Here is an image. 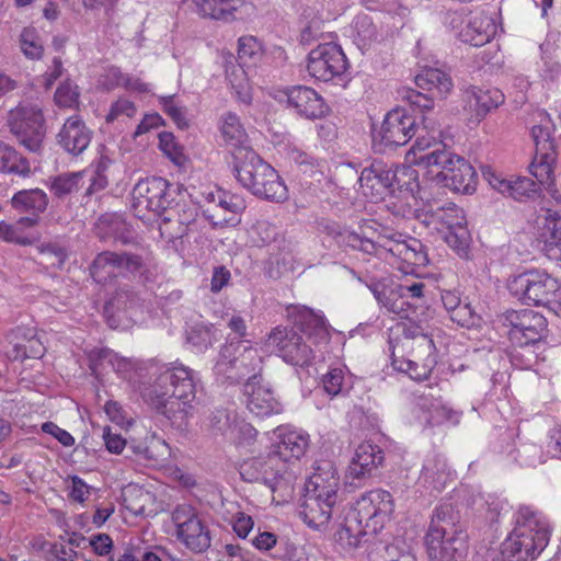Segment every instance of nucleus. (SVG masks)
Here are the masks:
<instances>
[{"label":"nucleus","instance_id":"f257e3e1","mask_svg":"<svg viewBox=\"0 0 561 561\" xmlns=\"http://www.w3.org/2000/svg\"><path fill=\"white\" fill-rule=\"evenodd\" d=\"M195 394V374L183 364L159 367L144 392L146 400L178 428L185 427L193 415Z\"/></svg>","mask_w":561,"mask_h":561},{"label":"nucleus","instance_id":"f03ea898","mask_svg":"<svg viewBox=\"0 0 561 561\" xmlns=\"http://www.w3.org/2000/svg\"><path fill=\"white\" fill-rule=\"evenodd\" d=\"M322 231L332 237H343V241L353 249L377 256L390 255L405 266L403 273H413L414 267H423L428 263L427 252L421 240L379 225L371 238L352 231H342L333 221L322 224Z\"/></svg>","mask_w":561,"mask_h":561},{"label":"nucleus","instance_id":"7ed1b4c3","mask_svg":"<svg viewBox=\"0 0 561 561\" xmlns=\"http://www.w3.org/2000/svg\"><path fill=\"white\" fill-rule=\"evenodd\" d=\"M551 534L548 519L531 507H520L513 531L491 561L534 560L547 547Z\"/></svg>","mask_w":561,"mask_h":561},{"label":"nucleus","instance_id":"20e7f679","mask_svg":"<svg viewBox=\"0 0 561 561\" xmlns=\"http://www.w3.org/2000/svg\"><path fill=\"white\" fill-rule=\"evenodd\" d=\"M233 172L239 183L259 198L279 203L288 196L276 170L252 149L233 152Z\"/></svg>","mask_w":561,"mask_h":561},{"label":"nucleus","instance_id":"39448f33","mask_svg":"<svg viewBox=\"0 0 561 561\" xmlns=\"http://www.w3.org/2000/svg\"><path fill=\"white\" fill-rule=\"evenodd\" d=\"M241 479L248 483L265 485L273 501L285 502L291 497L296 480L290 465L282 460L270 448L265 454L244 459L239 466Z\"/></svg>","mask_w":561,"mask_h":561},{"label":"nucleus","instance_id":"423d86ee","mask_svg":"<svg viewBox=\"0 0 561 561\" xmlns=\"http://www.w3.org/2000/svg\"><path fill=\"white\" fill-rule=\"evenodd\" d=\"M539 116L541 117L540 123L531 128L535 157L529 165V171L538 183L546 187L551 198L560 204L561 194L556 187L553 174L561 148V138L552 136L554 126L549 115L539 113Z\"/></svg>","mask_w":561,"mask_h":561},{"label":"nucleus","instance_id":"0eeeda50","mask_svg":"<svg viewBox=\"0 0 561 561\" xmlns=\"http://www.w3.org/2000/svg\"><path fill=\"white\" fill-rule=\"evenodd\" d=\"M450 504L440 505L432 517L425 545L431 561H459L463 554V538L454 520Z\"/></svg>","mask_w":561,"mask_h":561},{"label":"nucleus","instance_id":"6e6552de","mask_svg":"<svg viewBox=\"0 0 561 561\" xmlns=\"http://www.w3.org/2000/svg\"><path fill=\"white\" fill-rule=\"evenodd\" d=\"M417 161L425 163L426 168H438L437 176L442 178L446 187L455 192L468 194L476 188L477 173L473 167L463 158L447 151L440 144H434V150Z\"/></svg>","mask_w":561,"mask_h":561},{"label":"nucleus","instance_id":"1a4fd4ad","mask_svg":"<svg viewBox=\"0 0 561 561\" xmlns=\"http://www.w3.org/2000/svg\"><path fill=\"white\" fill-rule=\"evenodd\" d=\"M262 364L263 359L256 348L231 343L222 347L215 371L229 383H238L245 378L249 380L250 377L259 380Z\"/></svg>","mask_w":561,"mask_h":561},{"label":"nucleus","instance_id":"9d476101","mask_svg":"<svg viewBox=\"0 0 561 561\" xmlns=\"http://www.w3.org/2000/svg\"><path fill=\"white\" fill-rule=\"evenodd\" d=\"M424 222L427 226L433 225L445 240V242L455 250L459 256L468 254L470 244V233L467 228V219L462 208L454 203H448L436 209H432Z\"/></svg>","mask_w":561,"mask_h":561},{"label":"nucleus","instance_id":"9b49d317","mask_svg":"<svg viewBox=\"0 0 561 561\" xmlns=\"http://www.w3.org/2000/svg\"><path fill=\"white\" fill-rule=\"evenodd\" d=\"M507 288L526 305L547 306L557 300L560 285L547 272L530 270L510 279Z\"/></svg>","mask_w":561,"mask_h":561},{"label":"nucleus","instance_id":"f8f14e48","mask_svg":"<svg viewBox=\"0 0 561 561\" xmlns=\"http://www.w3.org/2000/svg\"><path fill=\"white\" fill-rule=\"evenodd\" d=\"M416 179L415 170L410 167H388L381 161H375L363 169L358 179L365 194L379 197L385 192L409 190L410 182Z\"/></svg>","mask_w":561,"mask_h":561},{"label":"nucleus","instance_id":"ddd939ff","mask_svg":"<svg viewBox=\"0 0 561 561\" xmlns=\"http://www.w3.org/2000/svg\"><path fill=\"white\" fill-rule=\"evenodd\" d=\"M7 124L18 141L31 152H38L45 138V119L36 105L21 104L8 114Z\"/></svg>","mask_w":561,"mask_h":561},{"label":"nucleus","instance_id":"4468645a","mask_svg":"<svg viewBox=\"0 0 561 561\" xmlns=\"http://www.w3.org/2000/svg\"><path fill=\"white\" fill-rule=\"evenodd\" d=\"M146 270V259L131 252L103 251L90 265V274L99 284H106L118 276L141 275Z\"/></svg>","mask_w":561,"mask_h":561},{"label":"nucleus","instance_id":"2eb2a0df","mask_svg":"<svg viewBox=\"0 0 561 561\" xmlns=\"http://www.w3.org/2000/svg\"><path fill=\"white\" fill-rule=\"evenodd\" d=\"M176 539L194 553L205 552L211 545L210 530L191 505H179L171 515Z\"/></svg>","mask_w":561,"mask_h":561},{"label":"nucleus","instance_id":"dca6fc26","mask_svg":"<svg viewBox=\"0 0 561 561\" xmlns=\"http://www.w3.org/2000/svg\"><path fill=\"white\" fill-rule=\"evenodd\" d=\"M170 183L162 178H147L133 190L131 208L136 217L145 219L150 213L162 216L171 204Z\"/></svg>","mask_w":561,"mask_h":561},{"label":"nucleus","instance_id":"f3484780","mask_svg":"<svg viewBox=\"0 0 561 561\" xmlns=\"http://www.w3.org/2000/svg\"><path fill=\"white\" fill-rule=\"evenodd\" d=\"M503 324L510 328L508 337L517 346L535 344L547 332L546 318L530 309L506 311L503 314Z\"/></svg>","mask_w":561,"mask_h":561},{"label":"nucleus","instance_id":"a211bd4d","mask_svg":"<svg viewBox=\"0 0 561 561\" xmlns=\"http://www.w3.org/2000/svg\"><path fill=\"white\" fill-rule=\"evenodd\" d=\"M266 346L272 347L284 362L294 366H309L314 357L312 348L304 342L302 336L288 327L273 329L266 339Z\"/></svg>","mask_w":561,"mask_h":561},{"label":"nucleus","instance_id":"6ab92c4d","mask_svg":"<svg viewBox=\"0 0 561 561\" xmlns=\"http://www.w3.org/2000/svg\"><path fill=\"white\" fill-rule=\"evenodd\" d=\"M393 512L392 496L388 491L374 490L363 495L348 516L365 528L377 531Z\"/></svg>","mask_w":561,"mask_h":561},{"label":"nucleus","instance_id":"aec40b11","mask_svg":"<svg viewBox=\"0 0 561 561\" xmlns=\"http://www.w3.org/2000/svg\"><path fill=\"white\" fill-rule=\"evenodd\" d=\"M347 69V59L341 47L333 43L321 44L308 55L307 70L318 80L330 81Z\"/></svg>","mask_w":561,"mask_h":561},{"label":"nucleus","instance_id":"412c9836","mask_svg":"<svg viewBox=\"0 0 561 561\" xmlns=\"http://www.w3.org/2000/svg\"><path fill=\"white\" fill-rule=\"evenodd\" d=\"M415 126V118L407 110L394 108L386 115L374 141L385 148L403 146L414 136Z\"/></svg>","mask_w":561,"mask_h":561},{"label":"nucleus","instance_id":"4be33fe9","mask_svg":"<svg viewBox=\"0 0 561 561\" xmlns=\"http://www.w3.org/2000/svg\"><path fill=\"white\" fill-rule=\"evenodd\" d=\"M435 344L432 337H420L419 348L411 351V358L392 357L396 370L404 373L416 381L425 380L437 364Z\"/></svg>","mask_w":561,"mask_h":561},{"label":"nucleus","instance_id":"5701e85b","mask_svg":"<svg viewBox=\"0 0 561 561\" xmlns=\"http://www.w3.org/2000/svg\"><path fill=\"white\" fill-rule=\"evenodd\" d=\"M198 209L186 202H178L169 206L161 216L160 234L168 241L180 239L192 231L196 225Z\"/></svg>","mask_w":561,"mask_h":561},{"label":"nucleus","instance_id":"b1692460","mask_svg":"<svg viewBox=\"0 0 561 561\" xmlns=\"http://www.w3.org/2000/svg\"><path fill=\"white\" fill-rule=\"evenodd\" d=\"M244 403L250 413L263 419L283 411L282 403L276 399L274 391L262 379L250 377L243 385Z\"/></svg>","mask_w":561,"mask_h":561},{"label":"nucleus","instance_id":"393cba45","mask_svg":"<svg viewBox=\"0 0 561 561\" xmlns=\"http://www.w3.org/2000/svg\"><path fill=\"white\" fill-rule=\"evenodd\" d=\"M93 130L79 115L68 117L56 135L57 145L68 154L78 157L88 149Z\"/></svg>","mask_w":561,"mask_h":561},{"label":"nucleus","instance_id":"a878e982","mask_svg":"<svg viewBox=\"0 0 561 561\" xmlns=\"http://www.w3.org/2000/svg\"><path fill=\"white\" fill-rule=\"evenodd\" d=\"M340 476L335 465L330 460H319L306 482V491L329 499L342 500Z\"/></svg>","mask_w":561,"mask_h":561},{"label":"nucleus","instance_id":"bb28decb","mask_svg":"<svg viewBox=\"0 0 561 561\" xmlns=\"http://www.w3.org/2000/svg\"><path fill=\"white\" fill-rule=\"evenodd\" d=\"M251 240L256 247L273 245L280 251L277 256H271V263H275L278 266L283 265L286 268L287 263L291 261L293 256L288 243L277 227L267 220H259L253 225Z\"/></svg>","mask_w":561,"mask_h":561},{"label":"nucleus","instance_id":"cd10ccee","mask_svg":"<svg viewBox=\"0 0 561 561\" xmlns=\"http://www.w3.org/2000/svg\"><path fill=\"white\" fill-rule=\"evenodd\" d=\"M340 501L320 496L306 491L299 515L302 520L313 529H322L328 526L335 505Z\"/></svg>","mask_w":561,"mask_h":561},{"label":"nucleus","instance_id":"c85d7f7f","mask_svg":"<svg viewBox=\"0 0 561 561\" xmlns=\"http://www.w3.org/2000/svg\"><path fill=\"white\" fill-rule=\"evenodd\" d=\"M288 317L309 337H313L316 343L329 342V325L323 316L306 306H294L289 309Z\"/></svg>","mask_w":561,"mask_h":561},{"label":"nucleus","instance_id":"c756f323","mask_svg":"<svg viewBox=\"0 0 561 561\" xmlns=\"http://www.w3.org/2000/svg\"><path fill=\"white\" fill-rule=\"evenodd\" d=\"M383 460L382 450L370 443H362L348 466L347 477L353 480H364L371 476Z\"/></svg>","mask_w":561,"mask_h":561},{"label":"nucleus","instance_id":"7c9ffc66","mask_svg":"<svg viewBox=\"0 0 561 561\" xmlns=\"http://www.w3.org/2000/svg\"><path fill=\"white\" fill-rule=\"evenodd\" d=\"M287 100L298 114L307 118H320L328 111L323 99L311 88L295 87L287 93Z\"/></svg>","mask_w":561,"mask_h":561},{"label":"nucleus","instance_id":"2f4dec72","mask_svg":"<svg viewBox=\"0 0 561 561\" xmlns=\"http://www.w3.org/2000/svg\"><path fill=\"white\" fill-rule=\"evenodd\" d=\"M504 94L496 88L470 87L466 90V102L477 122H481L492 110L504 103Z\"/></svg>","mask_w":561,"mask_h":561},{"label":"nucleus","instance_id":"473e14b6","mask_svg":"<svg viewBox=\"0 0 561 561\" xmlns=\"http://www.w3.org/2000/svg\"><path fill=\"white\" fill-rule=\"evenodd\" d=\"M309 446V435L301 431H287L279 435V440L271 446L273 453L290 465L291 459H300Z\"/></svg>","mask_w":561,"mask_h":561},{"label":"nucleus","instance_id":"72a5a7b5","mask_svg":"<svg viewBox=\"0 0 561 561\" xmlns=\"http://www.w3.org/2000/svg\"><path fill=\"white\" fill-rule=\"evenodd\" d=\"M377 301L389 312L399 316L402 319L409 318L411 305L398 285L387 286L380 283L369 286Z\"/></svg>","mask_w":561,"mask_h":561},{"label":"nucleus","instance_id":"f704fd0d","mask_svg":"<svg viewBox=\"0 0 561 561\" xmlns=\"http://www.w3.org/2000/svg\"><path fill=\"white\" fill-rule=\"evenodd\" d=\"M545 219L541 250L549 259L561 261V213L547 209Z\"/></svg>","mask_w":561,"mask_h":561},{"label":"nucleus","instance_id":"c9c22d12","mask_svg":"<svg viewBox=\"0 0 561 561\" xmlns=\"http://www.w3.org/2000/svg\"><path fill=\"white\" fill-rule=\"evenodd\" d=\"M13 334L19 340L13 346L15 359L39 358L44 355L45 347L33 328L19 327Z\"/></svg>","mask_w":561,"mask_h":561},{"label":"nucleus","instance_id":"e433bc0d","mask_svg":"<svg viewBox=\"0 0 561 561\" xmlns=\"http://www.w3.org/2000/svg\"><path fill=\"white\" fill-rule=\"evenodd\" d=\"M203 18L231 22L234 12L241 7V0H193Z\"/></svg>","mask_w":561,"mask_h":561},{"label":"nucleus","instance_id":"4c0bfd02","mask_svg":"<svg viewBox=\"0 0 561 561\" xmlns=\"http://www.w3.org/2000/svg\"><path fill=\"white\" fill-rule=\"evenodd\" d=\"M419 88L430 91L439 98H445L453 89L450 76L436 68H425L415 77Z\"/></svg>","mask_w":561,"mask_h":561},{"label":"nucleus","instance_id":"58836bf2","mask_svg":"<svg viewBox=\"0 0 561 561\" xmlns=\"http://www.w3.org/2000/svg\"><path fill=\"white\" fill-rule=\"evenodd\" d=\"M496 25L492 18L480 14L474 16L468 24L467 31L462 34L463 41L472 46H482L490 42L495 35Z\"/></svg>","mask_w":561,"mask_h":561},{"label":"nucleus","instance_id":"ea45409f","mask_svg":"<svg viewBox=\"0 0 561 561\" xmlns=\"http://www.w3.org/2000/svg\"><path fill=\"white\" fill-rule=\"evenodd\" d=\"M220 130L225 142L231 147L232 153L239 149H251L247 146L245 129L236 114L229 112L222 116Z\"/></svg>","mask_w":561,"mask_h":561},{"label":"nucleus","instance_id":"a19ab883","mask_svg":"<svg viewBox=\"0 0 561 561\" xmlns=\"http://www.w3.org/2000/svg\"><path fill=\"white\" fill-rule=\"evenodd\" d=\"M12 206L19 211L39 215L48 206L47 194L39 188L24 190L15 193L12 197Z\"/></svg>","mask_w":561,"mask_h":561},{"label":"nucleus","instance_id":"79ce46f5","mask_svg":"<svg viewBox=\"0 0 561 561\" xmlns=\"http://www.w3.org/2000/svg\"><path fill=\"white\" fill-rule=\"evenodd\" d=\"M95 230L102 239L114 238L125 243L129 238L128 225L118 214L102 215L95 224Z\"/></svg>","mask_w":561,"mask_h":561},{"label":"nucleus","instance_id":"37998d69","mask_svg":"<svg viewBox=\"0 0 561 561\" xmlns=\"http://www.w3.org/2000/svg\"><path fill=\"white\" fill-rule=\"evenodd\" d=\"M87 173L88 171L68 172L51 176L48 180V188L56 198L64 199L80 190Z\"/></svg>","mask_w":561,"mask_h":561},{"label":"nucleus","instance_id":"c03bdc74","mask_svg":"<svg viewBox=\"0 0 561 561\" xmlns=\"http://www.w3.org/2000/svg\"><path fill=\"white\" fill-rule=\"evenodd\" d=\"M0 173H13L23 178L31 173L27 159L2 141H0Z\"/></svg>","mask_w":561,"mask_h":561},{"label":"nucleus","instance_id":"a18cd8bd","mask_svg":"<svg viewBox=\"0 0 561 561\" xmlns=\"http://www.w3.org/2000/svg\"><path fill=\"white\" fill-rule=\"evenodd\" d=\"M494 181L495 182H491L494 188L502 194H507L516 201H523L537 192V184L527 178H518L515 181L494 178Z\"/></svg>","mask_w":561,"mask_h":561},{"label":"nucleus","instance_id":"49530a36","mask_svg":"<svg viewBox=\"0 0 561 561\" xmlns=\"http://www.w3.org/2000/svg\"><path fill=\"white\" fill-rule=\"evenodd\" d=\"M366 529L364 525L347 515L344 525L335 534V540L344 549H354L359 546L362 538L367 533Z\"/></svg>","mask_w":561,"mask_h":561},{"label":"nucleus","instance_id":"de8ad7c7","mask_svg":"<svg viewBox=\"0 0 561 561\" xmlns=\"http://www.w3.org/2000/svg\"><path fill=\"white\" fill-rule=\"evenodd\" d=\"M264 50L254 36H241L238 41V59L244 66H255L261 61Z\"/></svg>","mask_w":561,"mask_h":561},{"label":"nucleus","instance_id":"09e8293b","mask_svg":"<svg viewBox=\"0 0 561 561\" xmlns=\"http://www.w3.org/2000/svg\"><path fill=\"white\" fill-rule=\"evenodd\" d=\"M421 408L424 410L425 421L427 424L434 426L439 425L444 422L450 421L453 423L458 422V414L451 409L447 408L439 400H434L430 404L426 402L420 403Z\"/></svg>","mask_w":561,"mask_h":561},{"label":"nucleus","instance_id":"8fccbe9b","mask_svg":"<svg viewBox=\"0 0 561 561\" xmlns=\"http://www.w3.org/2000/svg\"><path fill=\"white\" fill-rule=\"evenodd\" d=\"M138 306V297L128 289H118L106 304L107 312L128 313Z\"/></svg>","mask_w":561,"mask_h":561},{"label":"nucleus","instance_id":"3c124183","mask_svg":"<svg viewBox=\"0 0 561 561\" xmlns=\"http://www.w3.org/2000/svg\"><path fill=\"white\" fill-rule=\"evenodd\" d=\"M187 341L198 350L207 348L215 341L214 325L196 323L188 331Z\"/></svg>","mask_w":561,"mask_h":561},{"label":"nucleus","instance_id":"603ef678","mask_svg":"<svg viewBox=\"0 0 561 561\" xmlns=\"http://www.w3.org/2000/svg\"><path fill=\"white\" fill-rule=\"evenodd\" d=\"M209 422L216 433L231 436L236 426V415L225 409H217L211 413Z\"/></svg>","mask_w":561,"mask_h":561},{"label":"nucleus","instance_id":"864d4df0","mask_svg":"<svg viewBox=\"0 0 561 561\" xmlns=\"http://www.w3.org/2000/svg\"><path fill=\"white\" fill-rule=\"evenodd\" d=\"M23 54L31 59H38L43 55V45L34 30L25 28L20 38Z\"/></svg>","mask_w":561,"mask_h":561},{"label":"nucleus","instance_id":"5fc2aeb1","mask_svg":"<svg viewBox=\"0 0 561 561\" xmlns=\"http://www.w3.org/2000/svg\"><path fill=\"white\" fill-rule=\"evenodd\" d=\"M159 147L174 163L180 165L184 162L183 149L171 133L159 134Z\"/></svg>","mask_w":561,"mask_h":561},{"label":"nucleus","instance_id":"6e6d98bb","mask_svg":"<svg viewBox=\"0 0 561 561\" xmlns=\"http://www.w3.org/2000/svg\"><path fill=\"white\" fill-rule=\"evenodd\" d=\"M381 559L382 561H416L411 549L401 540L386 546Z\"/></svg>","mask_w":561,"mask_h":561},{"label":"nucleus","instance_id":"4d7b16f0","mask_svg":"<svg viewBox=\"0 0 561 561\" xmlns=\"http://www.w3.org/2000/svg\"><path fill=\"white\" fill-rule=\"evenodd\" d=\"M110 164L111 160L103 154L93 164L94 170L93 174L90 178L91 184L87 190V194L90 195L96 191L104 188L107 185V179L104 173Z\"/></svg>","mask_w":561,"mask_h":561},{"label":"nucleus","instance_id":"13d9d810","mask_svg":"<svg viewBox=\"0 0 561 561\" xmlns=\"http://www.w3.org/2000/svg\"><path fill=\"white\" fill-rule=\"evenodd\" d=\"M45 263L55 268H61L66 259L67 251L57 243H44L39 247Z\"/></svg>","mask_w":561,"mask_h":561},{"label":"nucleus","instance_id":"bf43d9fd","mask_svg":"<svg viewBox=\"0 0 561 561\" xmlns=\"http://www.w3.org/2000/svg\"><path fill=\"white\" fill-rule=\"evenodd\" d=\"M322 382L324 391L331 397H335L346 389L344 373L340 368L331 369L323 376Z\"/></svg>","mask_w":561,"mask_h":561},{"label":"nucleus","instance_id":"052dcab7","mask_svg":"<svg viewBox=\"0 0 561 561\" xmlns=\"http://www.w3.org/2000/svg\"><path fill=\"white\" fill-rule=\"evenodd\" d=\"M207 198L213 203L218 202V207L232 214H238L245 208L242 198L225 192H218L217 197L214 193H209Z\"/></svg>","mask_w":561,"mask_h":561},{"label":"nucleus","instance_id":"680f3d73","mask_svg":"<svg viewBox=\"0 0 561 561\" xmlns=\"http://www.w3.org/2000/svg\"><path fill=\"white\" fill-rule=\"evenodd\" d=\"M358 39L364 46H369L378 39L377 27L371 23L367 15L358 16L355 22Z\"/></svg>","mask_w":561,"mask_h":561},{"label":"nucleus","instance_id":"e2e57ef3","mask_svg":"<svg viewBox=\"0 0 561 561\" xmlns=\"http://www.w3.org/2000/svg\"><path fill=\"white\" fill-rule=\"evenodd\" d=\"M518 462L520 466L535 468L545 463L546 459L541 448L537 445H528L518 451Z\"/></svg>","mask_w":561,"mask_h":561},{"label":"nucleus","instance_id":"0e129e2a","mask_svg":"<svg viewBox=\"0 0 561 561\" xmlns=\"http://www.w3.org/2000/svg\"><path fill=\"white\" fill-rule=\"evenodd\" d=\"M160 104L162 105L163 111L173 119L178 127L184 129L188 126L185 118L184 108L175 105L172 95L160 98Z\"/></svg>","mask_w":561,"mask_h":561},{"label":"nucleus","instance_id":"69168bd1","mask_svg":"<svg viewBox=\"0 0 561 561\" xmlns=\"http://www.w3.org/2000/svg\"><path fill=\"white\" fill-rule=\"evenodd\" d=\"M135 113L136 107L131 101L126 99H119L112 104L111 110L106 115V122H114L119 116L133 117Z\"/></svg>","mask_w":561,"mask_h":561},{"label":"nucleus","instance_id":"338daca9","mask_svg":"<svg viewBox=\"0 0 561 561\" xmlns=\"http://www.w3.org/2000/svg\"><path fill=\"white\" fill-rule=\"evenodd\" d=\"M79 93L70 83L61 84L55 92V101L59 106L72 107L78 103Z\"/></svg>","mask_w":561,"mask_h":561},{"label":"nucleus","instance_id":"774afa93","mask_svg":"<svg viewBox=\"0 0 561 561\" xmlns=\"http://www.w3.org/2000/svg\"><path fill=\"white\" fill-rule=\"evenodd\" d=\"M476 318V313L469 304H461L450 313V319L461 327L474 325Z\"/></svg>","mask_w":561,"mask_h":561}]
</instances>
